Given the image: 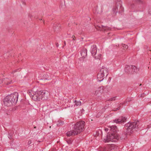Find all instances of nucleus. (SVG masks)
Here are the masks:
<instances>
[{"mask_svg":"<svg viewBox=\"0 0 151 151\" xmlns=\"http://www.w3.org/2000/svg\"><path fill=\"white\" fill-rule=\"evenodd\" d=\"M64 43L65 44V42H64Z\"/></svg>","mask_w":151,"mask_h":151,"instance_id":"obj_37","label":"nucleus"},{"mask_svg":"<svg viewBox=\"0 0 151 151\" xmlns=\"http://www.w3.org/2000/svg\"><path fill=\"white\" fill-rule=\"evenodd\" d=\"M67 142L68 143V144H71L72 143V141L70 140H68Z\"/></svg>","mask_w":151,"mask_h":151,"instance_id":"obj_29","label":"nucleus"},{"mask_svg":"<svg viewBox=\"0 0 151 151\" xmlns=\"http://www.w3.org/2000/svg\"><path fill=\"white\" fill-rule=\"evenodd\" d=\"M72 38H73V40H75V36L74 35H73L72 36Z\"/></svg>","mask_w":151,"mask_h":151,"instance_id":"obj_30","label":"nucleus"},{"mask_svg":"<svg viewBox=\"0 0 151 151\" xmlns=\"http://www.w3.org/2000/svg\"><path fill=\"white\" fill-rule=\"evenodd\" d=\"M75 151H81L79 150H76Z\"/></svg>","mask_w":151,"mask_h":151,"instance_id":"obj_34","label":"nucleus"},{"mask_svg":"<svg viewBox=\"0 0 151 151\" xmlns=\"http://www.w3.org/2000/svg\"><path fill=\"white\" fill-rule=\"evenodd\" d=\"M53 28L55 30H58L60 29V25L58 23H55L53 25Z\"/></svg>","mask_w":151,"mask_h":151,"instance_id":"obj_15","label":"nucleus"},{"mask_svg":"<svg viewBox=\"0 0 151 151\" xmlns=\"http://www.w3.org/2000/svg\"><path fill=\"white\" fill-rule=\"evenodd\" d=\"M149 13L151 15V7L150 8L149 10L148 11Z\"/></svg>","mask_w":151,"mask_h":151,"instance_id":"obj_27","label":"nucleus"},{"mask_svg":"<svg viewBox=\"0 0 151 151\" xmlns=\"http://www.w3.org/2000/svg\"><path fill=\"white\" fill-rule=\"evenodd\" d=\"M85 123L83 121L77 122L74 125L73 128V129L67 132V135L70 137L80 134L84 130Z\"/></svg>","mask_w":151,"mask_h":151,"instance_id":"obj_2","label":"nucleus"},{"mask_svg":"<svg viewBox=\"0 0 151 151\" xmlns=\"http://www.w3.org/2000/svg\"><path fill=\"white\" fill-rule=\"evenodd\" d=\"M139 123V122L134 121L129 122L126 124L125 126V128L126 129V134H130L132 133L138 128Z\"/></svg>","mask_w":151,"mask_h":151,"instance_id":"obj_4","label":"nucleus"},{"mask_svg":"<svg viewBox=\"0 0 151 151\" xmlns=\"http://www.w3.org/2000/svg\"><path fill=\"white\" fill-rule=\"evenodd\" d=\"M139 68L134 65H126L124 70L128 74H132L134 72L137 73L139 71Z\"/></svg>","mask_w":151,"mask_h":151,"instance_id":"obj_5","label":"nucleus"},{"mask_svg":"<svg viewBox=\"0 0 151 151\" xmlns=\"http://www.w3.org/2000/svg\"><path fill=\"white\" fill-rule=\"evenodd\" d=\"M95 28L98 30L102 31H107L110 30V28L106 26H104L102 25L99 26L95 25Z\"/></svg>","mask_w":151,"mask_h":151,"instance_id":"obj_8","label":"nucleus"},{"mask_svg":"<svg viewBox=\"0 0 151 151\" xmlns=\"http://www.w3.org/2000/svg\"><path fill=\"white\" fill-rule=\"evenodd\" d=\"M18 97V93L16 92L7 96L4 99V105L9 106L15 104L17 101Z\"/></svg>","mask_w":151,"mask_h":151,"instance_id":"obj_3","label":"nucleus"},{"mask_svg":"<svg viewBox=\"0 0 151 151\" xmlns=\"http://www.w3.org/2000/svg\"><path fill=\"white\" fill-rule=\"evenodd\" d=\"M122 46L124 48H125L126 49H127L128 48V47L127 45H124V44H122Z\"/></svg>","mask_w":151,"mask_h":151,"instance_id":"obj_24","label":"nucleus"},{"mask_svg":"<svg viewBox=\"0 0 151 151\" xmlns=\"http://www.w3.org/2000/svg\"><path fill=\"white\" fill-rule=\"evenodd\" d=\"M74 102L75 104V105L77 106H80L81 105V102L79 101L75 100Z\"/></svg>","mask_w":151,"mask_h":151,"instance_id":"obj_20","label":"nucleus"},{"mask_svg":"<svg viewBox=\"0 0 151 151\" xmlns=\"http://www.w3.org/2000/svg\"><path fill=\"white\" fill-rule=\"evenodd\" d=\"M116 97H112L109 99L108 100L109 101H114L116 99Z\"/></svg>","mask_w":151,"mask_h":151,"instance_id":"obj_23","label":"nucleus"},{"mask_svg":"<svg viewBox=\"0 0 151 151\" xmlns=\"http://www.w3.org/2000/svg\"><path fill=\"white\" fill-rule=\"evenodd\" d=\"M104 76L103 74H101L99 72L97 75V78L98 81H102L103 80V77Z\"/></svg>","mask_w":151,"mask_h":151,"instance_id":"obj_16","label":"nucleus"},{"mask_svg":"<svg viewBox=\"0 0 151 151\" xmlns=\"http://www.w3.org/2000/svg\"><path fill=\"white\" fill-rule=\"evenodd\" d=\"M136 2L140 5H143L145 3L144 1L143 0H135Z\"/></svg>","mask_w":151,"mask_h":151,"instance_id":"obj_19","label":"nucleus"},{"mask_svg":"<svg viewBox=\"0 0 151 151\" xmlns=\"http://www.w3.org/2000/svg\"><path fill=\"white\" fill-rule=\"evenodd\" d=\"M87 50L86 48H82L81 52V54L83 58H85L87 56Z\"/></svg>","mask_w":151,"mask_h":151,"instance_id":"obj_14","label":"nucleus"},{"mask_svg":"<svg viewBox=\"0 0 151 151\" xmlns=\"http://www.w3.org/2000/svg\"><path fill=\"white\" fill-rule=\"evenodd\" d=\"M118 137L116 133L109 134L105 137L104 139V142L105 143L110 142H115Z\"/></svg>","mask_w":151,"mask_h":151,"instance_id":"obj_6","label":"nucleus"},{"mask_svg":"<svg viewBox=\"0 0 151 151\" xmlns=\"http://www.w3.org/2000/svg\"><path fill=\"white\" fill-rule=\"evenodd\" d=\"M36 128V127H34V128Z\"/></svg>","mask_w":151,"mask_h":151,"instance_id":"obj_38","label":"nucleus"},{"mask_svg":"<svg viewBox=\"0 0 151 151\" xmlns=\"http://www.w3.org/2000/svg\"><path fill=\"white\" fill-rule=\"evenodd\" d=\"M99 91L101 93H102L103 92V87H99L98 88V90L96 91L95 92V94H96V95H97L98 94L99 92Z\"/></svg>","mask_w":151,"mask_h":151,"instance_id":"obj_18","label":"nucleus"},{"mask_svg":"<svg viewBox=\"0 0 151 151\" xmlns=\"http://www.w3.org/2000/svg\"><path fill=\"white\" fill-rule=\"evenodd\" d=\"M90 52L93 56L96 55L97 52L96 47V45H93L91 46Z\"/></svg>","mask_w":151,"mask_h":151,"instance_id":"obj_11","label":"nucleus"},{"mask_svg":"<svg viewBox=\"0 0 151 151\" xmlns=\"http://www.w3.org/2000/svg\"><path fill=\"white\" fill-rule=\"evenodd\" d=\"M149 103L150 104H151V101L150 102H149Z\"/></svg>","mask_w":151,"mask_h":151,"instance_id":"obj_36","label":"nucleus"},{"mask_svg":"<svg viewBox=\"0 0 151 151\" xmlns=\"http://www.w3.org/2000/svg\"><path fill=\"white\" fill-rule=\"evenodd\" d=\"M101 55L100 54H98V56H96L95 55V56H94L93 57H94L96 59H100V58H101Z\"/></svg>","mask_w":151,"mask_h":151,"instance_id":"obj_21","label":"nucleus"},{"mask_svg":"<svg viewBox=\"0 0 151 151\" xmlns=\"http://www.w3.org/2000/svg\"><path fill=\"white\" fill-rule=\"evenodd\" d=\"M109 130L114 132H116L117 130V128L116 126L114 125L110 126L109 127Z\"/></svg>","mask_w":151,"mask_h":151,"instance_id":"obj_17","label":"nucleus"},{"mask_svg":"<svg viewBox=\"0 0 151 151\" xmlns=\"http://www.w3.org/2000/svg\"><path fill=\"white\" fill-rule=\"evenodd\" d=\"M120 107V106H119L116 109H114V110H113L114 111H116L118 110H119V109Z\"/></svg>","mask_w":151,"mask_h":151,"instance_id":"obj_28","label":"nucleus"},{"mask_svg":"<svg viewBox=\"0 0 151 151\" xmlns=\"http://www.w3.org/2000/svg\"><path fill=\"white\" fill-rule=\"evenodd\" d=\"M20 71V68L17 69H15V70H13L12 71V73H15L16 72L19 71Z\"/></svg>","mask_w":151,"mask_h":151,"instance_id":"obj_22","label":"nucleus"},{"mask_svg":"<svg viewBox=\"0 0 151 151\" xmlns=\"http://www.w3.org/2000/svg\"><path fill=\"white\" fill-rule=\"evenodd\" d=\"M33 89L29 92L31 97L35 101H40L41 100H46L48 99L49 93L46 90L37 91H35Z\"/></svg>","mask_w":151,"mask_h":151,"instance_id":"obj_1","label":"nucleus"},{"mask_svg":"<svg viewBox=\"0 0 151 151\" xmlns=\"http://www.w3.org/2000/svg\"><path fill=\"white\" fill-rule=\"evenodd\" d=\"M101 74H104V76H107L109 74V70L105 66H102L99 72Z\"/></svg>","mask_w":151,"mask_h":151,"instance_id":"obj_10","label":"nucleus"},{"mask_svg":"<svg viewBox=\"0 0 151 151\" xmlns=\"http://www.w3.org/2000/svg\"><path fill=\"white\" fill-rule=\"evenodd\" d=\"M123 10V8L120 2H119L118 3H116L112 9L113 13L114 15H115L118 12L119 13H121Z\"/></svg>","mask_w":151,"mask_h":151,"instance_id":"obj_7","label":"nucleus"},{"mask_svg":"<svg viewBox=\"0 0 151 151\" xmlns=\"http://www.w3.org/2000/svg\"><path fill=\"white\" fill-rule=\"evenodd\" d=\"M64 124V122L63 121H60L59 123V124L60 125H62L63 124Z\"/></svg>","mask_w":151,"mask_h":151,"instance_id":"obj_25","label":"nucleus"},{"mask_svg":"<svg viewBox=\"0 0 151 151\" xmlns=\"http://www.w3.org/2000/svg\"><path fill=\"white\" fill-rule=\"evenodd\" d=\"M127 118L125 117H121L119 118L115 119L114 120V122L117 124H121L125 122Z\"/></svg>","mask_w":151,"mask_h":151,"instance_id":"obj_9","label":"nucleus"},{"mask_svg":"<svg viewBox=\"0 0 151 151\" xmlns=\"http://www.w3.org/2000/svg\"><path fill=\"white\" fill-rule=\"evenodd\" d=\"M104 130L106 132H107L109 130V127L108 128L106 127L105 128Z\"/></svg>","mask_w":151,"mask_h":151,"instance_id":"obj_26","label":"nucleus"},{"mask_svg":"<svg viewBox=\"0 0 151 151\" xmlns=\"http://www.w3.org/2000/svg\"><path fill=\"white\" fill-rule=\"evenodd\" d=\"M1 81L2 83H4L7 85L10 84L12 82V81L11 79L7 78L2 79Z\"/></svg>","mask_w":151,"mask_h":151,"instance_id":"obj_13","label":"nucleus"},{"mask_svg":"<svg viewBox=\"0 0 151 151\" xmlns=\"http://www.w3.org/2000/svg\"><path fill=\"white\" fill-rule=\"evenodd\" d=\"M58 43H57V44H56V46H57V47H58Z\"/></svg>","mask_w":151,"mask_h":151,"instance_id":"obj_35","label":"nucleus"},{"mask_svg":"<svg viewBox=\"0 0 151 151\" xmlns=\"http://www.w3.org/2000/svg\"><path fill=\"white\" fill-rule=\"evenodd\" d=\"M145 94L144 93L142 94L140 96L141 97H143L145 96Z\"/></svg>","mask_w":151,"mask_h":151,"instance_id":"obj_31","label":"nucleus"},{"mask_svg":"<svg viewBox=\"0 0 151 151\" xmlns=\"http://www.w3.org/2000/svg\"><path fill=\"white\" fill-rule=\"evenodd\" d=\"M9 139H11V138H12V137L10 135V136L9 137Z\"/></svg>","mask_w":151,"mask_h":151,"instance_id":"obj_33","label":"nucleus"},{"mask_svg":"<svg viewBox=\"0 0 151 151\" xmlns=\"http://www.w3.org/2000/svg\"><path fill=\"white\" fill-rule=\"evenodd\" d=\"M31 143V141L30 140H29L28 143L29 145Z\"/></svg>","mask_w":151,"mask_h":151,"instance_id":"obj_32","label":"nucleus"},{"mask_svg":"<svg viewBox=\"0 0 151 151\" xmlns=\"http://www.w3.org/2000/svg\"><path fill=\"white\" fill-rule=\"evenodd\" d=\"M116 149V146L114 145H111L109 146L107 149L106 148H104V151H114L113 150Z\"/></svg>","mask_w":151,"mask_h":151,"instance_id":"obj_12","label":"nucleus"}]
</instances>
